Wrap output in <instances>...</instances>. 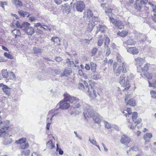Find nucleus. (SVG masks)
I'll use <instances>...</instances> for the list:
<instances>
[{"instance_id": "obj_1", "label": "nucleus", "mask_w": 156, "mask_h": 156, "mask_svg": "<svg viewBox=\"0 0 156 156\" xmlns=\"http://www.w3.org/2000/svg\"><path fill=\"white\" fill-rule=\"evenodd\" d=\"M126 76L123 74L119 78V83L122 86L125 87V88L123 89V90H128L130 87V85L129 83V80L132 79L133 77V75L132 74H130L129 76H128L126 79Z\"/></svg>"}, {"instance_id": "obj_2", "label": "nucleus", "mask_w": 156, "mask_h": 156, "mask_svg": "<svg viewBox=\"0 0 156 156\" xmlns=\"http://www.w3.org/2000/svg\"><path fill=\"white\" fill-rule=\"evenodd\" d=\"M122 66H119L117 69H116L117 64L116 63H114L113 65V70L116 76H119L121 73H123L126 72L127 65L125 62H123L122 63Z\"/></svg>"}, {"instance_id": "obj_3", "label": "nucleus", "mask_w": 156, "mask_h": 156, "mask_svg": "<svg viewBox=\"0 0 156 156\" xmlns=\"http://www.w3.org/2000/svg\"><path fill=\"white\" fill-rule=\"evenodd\" d=\"M64 99L67 102H69L71 103H73L74 102L78 100V98L71 96L69 94L66 93L64 94Z\"/></svg>"}, {"instance_id": "obj_4", "label": "nucleus", "mask_w": 156, "mask_h": 156, "mask_svg": "<svg viewBox=\"0 0 156 156\" xmlns=\"http://www.w3.org/2000/svg\"><path fill=\"white\" fill-rule=\"evenodd\" d=\"M59 108L62 110L67 109L70 106V104L66 101L63 99L59 102Z\"/></svg>"}, {"instance_id": "obj_5", "label": "nucleus", "mask_w": 156, "mask_h": 156, "mask_svg": "<svg viewBox=\"0 0 156 156\" xmlns=\"http://www.w3.org/2000/svg\"><path fill=\"white\" fill-rule=\"evenodd\" d=\"M150 64L146 63L144 65H141L137 67V71L139 72H147L149 69V67Z\"/></svg>"}, {"instance_id": "obj_6", "label": "nucleus", "mask_w": 156, "mask_h": 156, "mask_svg": "<svg viewBox=\"0 0 156 156\" xmlns=\"http://www.w3.org/2000/svg\"><path fill=\"white\" fill-rule=\"evenodd\" d=\"M148 0H136V9L140 10L143 5L146 4Z\"/></svg>"}, {"instance_id": "obj_7", "label": "nucleus", "mask_w": 156, "mask_h": 156, "mask_svg": "<svg viewBox=\"0 0 156 156\" xmlns=\"http://www.w3.org/2000/svg\"><path fill=\"white\" fill-rule=\"evenodd\" d=\"M83 114L85 118H93L95 115L94 110L90 108L88 109L87 110H85Z\"/></svg>"}, {"instance_id": "obj_8", "label": "nucleus", "mask_w": 156, "mask_h": 156, "mask_svg": "<svg viewBox=\"0 0 156 156\" xmlns=\"http://www.w3.org/2000/svg\"><path fill=\"white\" fill-rule=\"evenodd\" d=\"M30 25L27 26L26 27H24L23 28L25 31L26 33L29 35H32L34 33V28L30 26Z\"/></svg>"}, {"instance_id": "obj_9", "label": "nucleus", "mask_w": 156, "mask_h": 156, "mask_svg": "<svg viewBox=\"0 0 156 156\" xmlns=\"http://www.w3.org/2000/svg\"><path fill=\"white\" fill-rule=\"evenodd\" d=\"M85 5L83 2L81 1H78L77 2L76 8L78 11L81 12L84 9Z\"/></svg>"}, {"instance_id": "obj_10", "label": "nucleus", "mask_w": 156, "mask_h": 156, "mask_svg": "<svg viewBox=\"0 0 156 156\" xmlns=\"http://www.w3.org/2000/svg\"><path fill=\"white\" fill-rule=\"evenodd\" d=\"M120 141L122 144L126 145L130 142V139L126 136L124 135L122 136Z\"/></svg>"}, {"instance_id": "obj_11", "label": "nucleus", "mask_w": 156, "mask_h": 156, "mask_svg": "<svg viewBox=\"0 0 156 156\" xmlns=\"http://www.w3.org/2000/svg\"><path fill=\"white\" fill-rule=\"evenodd\" d=\"M131 117H132V119L133 121L134 122V123L136 124L140 123L141 121V119H136H136L137 117V113L136 112H133L132 114H131Z\"/></svg>"}, {"instance_id": "obj_12", "label": "nucleus", "mask_w": 156, "mask_h": 156, "mask_svg": "<svg viewBox=\"0 0 156 156\" xmlns=\"http://www.w3.org/2000/svg\"><path fill=\"white\" fill-rule=\"evenodd\" d=\"M136 43V42L133 39L129 38L124 42L123 43V45L124 46L126 47L128 45H134Z\"/></svg>"}, {"instance_id": "obj_13", "label": "nucleus", "mask_w": 156, "mask_h": 156, "mask_svg": "<svg viewBox=\"0 0 156 156\" xmlns=\"http://www.w3.org/2000/svg\"><path fill=\"white\" fill-rule=\"evenodd\" d=\"M152 137L151 133H145L143 136L144 139L145 140V143L147 144L150 142L151 138Z\"/></svg>"}, {"instance_id": "obj_14", "label": "nucleus", "mask_w": 156, "mask_h": 156, "mask_svg": "<svg viewBox=\"0 0 156 156\" xmlns=\"http://www.w3.org/2000/svg\"><path fill=\"white\" fill-rule=\"evenodd\" d=\"M144 62L145 60L144 59L139 57L136 58L134 61V63L136 65H137L138 66L142 65Z\"/></svg>"}, {"instance_id": "obj_15", "label": "nucleus", "mask_w": 156, "mask_h": 156, "mask_svg": "<svg viewBox=\"0 0 156 156\" xmlns=\"http://www.w3.org/2000/svg\"><path fill=\"white\" fill-rule=\"evenodd\" d=\"M127 51L129 53L133 55L137 54L139 52V50L136 47H130L127 48Z\"/></svg>"}, {"instance_id": "obj_16", "label": "nucleus", "mask_w": 156, "mask_h": 156, "mask_svg": "<svg viewBox=\"0 0 156 156\" xmlns=\"http://www.w3.org/2000/svg\"><path fill=\"white\" fill-rule=\"evenodd\" d=\"M30 25V24L27 22H24L21 24L18 21H17L16 23V27L20 29L24 28V27H26L27 25L28 26Z\"/></svg>"}, {"instance_id": "obj_17", "label": "nucleus", "mask_w": 156, "mask_h": 156, "mask_svg": "<svg viewBox=\"0 0 156 156\" xmlns=\"http://www.w3.org/2000/svg\"><path fill=\"white\" fill-rule=\"evenodd\" d=\"M9 126H5L4 127H3L0 129V136H4L6 134H7L8 132L6 131L7 130Z\"/></svg>"}, {"instance_id": "obj_18", "label": "nucleus", "mask_w": 156, "mask_h": 156, "mask_svg": "<svg viewBox=\"0 0 156 156\" xmlns=\"http://www.w3.org/2000/svg\"><path fill=\"white\" fill-rule=\"evenodd\" d=\"M89 21V22L88 24L87 27V30L89 32H90L93 30L94 26L95 25V23L93 20H90Z\"/></svg>"}, {"instance_id": "obj_19", "label": "nucleus", "mask_w": 156, "mask_h": 156, "mask_svg": "<svg viewBox=\"0 0 156 156\" xmlns=\"http://www.w3.org/2000/svg\"><path fill=\"white\" fill-rule=\"evenodd\" d=\"M123 114L125 113L124 115H125L126 117H131V115L132 113L131 108H127V110H123Z\"/></svg>"}, {"instance_id": "obj_20", "label": "nucleus", "mask_w": 156, "mask_h": 156, "mask_svg": "<svg viewBox=\"0 0 156 156\" xmlns=\"http://www.w3.org/2000/svg\"><path fill=\"white\" fill-rule=\"evenodd\" d=\"M4 92L6 94L9 96L10 95L11 89L9 87L7 86H4L2 88Z\"/></svg>"}, {"instance_id": "obj_21", "label": "nucleus", "mask_w": 156, "mask_h": 156, "mask_svg": "<svg viewBox=\"0 0 156 156\" xmlns=\"http://www.w3.org/2000/svg\"><path fill=\"white\" fill-rule=\"evenodd\" d=\"M12 33L15 36V38H17L18 37H20L21 36L20 32L19 30L14 29L12 31Z\"/></svg>"}, {"instance_id": "obj_22", "label": "nucleus", "mask_w": 156, "mask_h": 156, "mask_svg": "<svg viewBox=\"0 0 156 156\" xmlns=\"http://www.w3.org/2000/svg\"><path fill=\"white\" fill-rule=\"evenodd\" d=\"M72 73V71L70 69H66L64 70L63 73L61 74L62 76H68L70 75Z\"/></svg>"}, {"instance_id": "obj_23", "label": "nucleus", "mask_w": 156, "mask_h": 156, "mask_svg": "<svg viewBox=\"0 0 156 156\" xmlns=\"http://www.w3.org/2000/svg\"><path fill=\"white\" fill-rule=\"evenodd\" d=\"M93 118V120L95 123L98 124L100 123L101 121V119L98 114H95Z\"/></svg>"}, {"instance_id": "obj_24", "label": "nucleus", "mask_w": 156, "mask_h": 156, "mask_svg": "<svg viewBox=\"0 0 156 156\" xmlns=\"http://www.w3.org/2000/svg\"><path fill=\"white\" fill-rule=\"evenodd\" d=\"M12 2L13 4L16 5V8L21 7L23 5L22 2L19 0H12Z\"/></svg>"}, {"instance_id": "obj_25", "label": "nucleus", "mask_w": 156, "mask_h": 156, "mask_svg": "<svg viewBox=\"0 0 156 156\" xmlns=\"http://www.w3.org/2000/svg\"><path fill=\"white\" fill-rule=\"evenodd\" d=\"M11 136H9L6 139H5L3 140L4 144L5 145H8L11 144L12 142V139L10 137Z\"/></svg>"}, {"instance_id": "obj_26", "label": "nucleus", "mask_w": 156, "mask_h": 156, "mask_svg": "<svg viewBox=\"0 0 156 156\" xmlns=\"http://www.w3.org/2000/svg\"><path fill=\"white\" fill-rule=\"evenodd\" d=\"M87 19L89 20H93V15L92 12V11H91L90 10H88L87 11Z\"/></svg>"}, {"instance_id": "obj_27", "label": "nucleus", "mask_w": 156, "mask_h": 156, "mask_svg": "<svg viewBox=\"0 0 156 156\" xmlns=\"http://www.w3.org/2000/svg\"><path fill=\"white\" fill-rule=\"evenodd\" d=\"M67 4V3L65 4L64 5V9H63V12L67 14L69 13L70 11V6Z\"/></svg>"}, {"instance_id": "obj_28", "label": "nucleus", "mask_w": 156, "mask_h": 156, "mask_svg": "<svg viewBox=\"0 0 156 156\" xmlns=\"http://www.w3.org/2000/svg\"><path fill=\"white\" fill-rule=\"evenodd\" d=\"M33 50L34 53L39 55L41 54L42 52V51L41 48L36 47L33 48Z\"/></svg>"}, {"instance_id": "obj_29", "label": "nucleus", "mask_w": 156, "mask_h": 156, "mask_svg": "<svg viewBox=\"0 0 156 156\" xmlns=\"http://www.w3.org/2000/svg\"><path fill=\"white\" fill-rule=\"evenodd\" d=\"M18 12L20 16L23 17H29L30 16V14L26 12L20 10L18 11Z\"/></svg>"}, {"instance_id": "obj_30", "label": "nucleus", "mask_w": 156, "mask_h": 156, "mask_svg": "<svg viewBox=\"0 0 156 156\" xmlns=\"http://www.w3.org/2000/svg\"><path fill=\"white\" fill-rule=\"evenodd\" d=\"M73 103L72 106L75 108H79L81 106V105L80 103L79 102V99L78 98V100L74 102Z\"/></svg>"}, {"instance_id": "obj_31", "label": "nucleus", "mask_w": 156, "mask_h": 156, "mask_svg": "<svg viewBox=\"0 0 156 156\" xmlns=\"http://www.w3.org/2000/svg\"><path fill=\"white\" fill-rule=\"evenodd\" d=\"M83 83L84 84V85L86 87L85 88V91L86 92H89L90 90V89L92 90V89L91 86H88L87 83L85 81H84Z\"/></svg>"}, {"instance_id": "obj_32", "label": "nucleus", "mask_w": 156, "mask_h": 156, "mask_svg": "<svg viewBox=\"0 0 156 156\" xmlns=\"http://www.w3.org/2000/svg\"><path fill=\"white\" fill-rule=\"evenodd\" d=\"M2 73L4 78H7L9 76V73L7 69H2Z\"/></svg>"}, {"instance_id": "obj_33", "label": "nucleus", "mask_w": 156, "mask_h": 156, "mask_svg": "<svg viewBox=\"0 0 156 156\" xmlns=\"http://www.w3.org/2000/svg\"><path fill=\"white\" fill-rule=\"evenodd\" d=\"M127 104L131 106H134L136 103L135 101L133 99H130L127 102Z\"/></svg>"}, {"instance_id": "obj_34", "label": "nucleus", "mask_w": 156, "mask_h": 156, "mask_svg": "<svg viewBox=\"0 0 156 156\" xmlns=\"http://www.w3.org/2000/svg\"><path fill=\"white\" fill-rule=\"evenodd\" d=\"M117 34L122 37H124L127 35L128 33L126 30H122L121 32H119Z\"/></svg>"}, {"instance_id": "obj_35", "label": "nucleus", "mask_w": 156, "mask_h": 156, "mask_svg": "<svg viewBox=\"0 0 156 156\" xmlns=\"http://www.w3.org/2000/svg\"><path fill=\"white\" fill-rule=\"evenodd\" d=\"M8 80H14L15 79V76L13 72H10L9 74Z\"/></svg>"}, {"instance_id": "obj_36", "label": "nucleus", "mask_w": 156, "mask_h": 156, "mask_svg": "<svg viewBox=\"0 0 156 156\" xmlns=\"http://www.w3.org/2000/svg\"><path fill=\"white\" fill-rule=\"evenodd\" d=\"M115 25L119 29H122L123 27V25L122 22L121 21L118 20L116 23Z\"/></svg>"}, {"instance_id": "obj_37", "label": "nucleus", "mask_w": 156, "mask_h": 156, "mask_svg": "<svg viewBox=\"0 0 156 156\" xmlns=\"http://www.w3.org/2000/svg\"><path fill=\"white\" fill-rule=\"evenodd\" d=\"M90 66L91 67V69L92 71V72L94 73H95L96 67V64L93 62L90 63Z\"/></svg>"}, {"instance_id": "obj_38", "label": "nucleus", "mask_w": 156, "mask_h": 156, "mask_svg": "<svg viewBox=\"0 0 156 156\" xmlns=\"http://www.w3.org/2000/svg\"><path fill=\"white\" fill-rule=\"evenodd\" d=\"M51 41L54 42V43H56L57 44L60 43V40L59 38L56 37H52L51 39Z\"/></svg>"}, {"instance_id": "obj_39", "label": "nucleus", "mask_w": 156, "mask_h": 156, "mask_svg": "<svg viewBox=\"0 0 156 156\" xmlns=\"http://www.w3.org/2000/svg\"><path fill=\"white\" fill-rule=\"evenodd\" d=\"M66 63L68 64L69 67H73L74 65L75 66L74 64L73 61H70L69 58L66 59Z\"/></svg>"}, {"instance_id": "obj_40", "label": "nucleus", "mask_w": 156, "mask_h": 156, "mask_svg": "<svg viewBox=\"0 0 156 156\" xmlns=\"http://www.w3.org/2000/svg\"><path fill=\"white\" fill-rule=\"evenodd\" d=\"M105 48H108V45L110 42V40L109 38L107 37L106 36H105Z\"/></svg>"}, {"instance_id": "obj_41", "label": "nucleus", "mask_w": 156, "mask_h": 156, "mask_svg": "<svg viewBox=\"0 0 156 156\" xmlns=\"http://www.w3.org/2000/svg\"><path fill=\"white\" fill-rule=\"evenodd\" d=\"M26 141V140L25 138H23L20 139L18 140H16L15 143L17 144H20V145H21L22 143L25 142Z\"/></svg>"}, {"instance_id": "obj_42", "label": "nucleus", "mask_w": 156, "mask_h": 156, "mask_svg": "<svg viewBox=\"0 0 156 156\" xmlns=\"http://www.w3.org/2000/svg\"><path fill=\"white\" fill-rule=\"evenodd\" d=\"M47 146L48 147H50L52 149L54 147V145L53 144L51 140H50L47 143Z\"/></svg>"}, {"instance_id": "obj_43", "label": "nucleus", "mask_w": 156, "mask_h": 156, "mask_svg": "<svg viewBox=\"0 0 156 156\" xmlns=\"http://www.w3.org/2000/svg\"><path fill=\"white\" fill-rule=\"evenodd\" d=\"M112 10L111 9H108L105 10V13L109 17L112 16Z\"/></svg>"}, {"instance_id": "obj_44", "label": "nucleus", "mask_w": 156, "mask_h": 156, "mask_svg": "<svg viewBox=\"0 0 156 156\" xmlns=\"http://www.w3.org/2000/svg\"><path fill=\"white\" fill-rule=\"evenodd\" d=\"M29 147V145L26 142L24 143H23L21 144L20 145V147L22 149H25Z\"/></svg>"}, {"instance_id": "obj_45", "label": "nucleus", "mask_w": 156, "mask_h": 156, "mask_svg": "<svg viewBox=\"0 0 156 156\" xmlns=\"http://www.w3.org/2000/svg\"><path fill=\"white\" fill-rule=\"evenodd\" d=\"M103 43V38L101 36H100L99 37V40L98 42V45L99 46H101Z\"/></svg>"}, {"instance_id": "obj_46", "label": "nucleus", "mask_w": 156, "mask_h": 156, "mask_svg": "<svg viewBox=\"0 0 156 156\" xmlns=\"http://www.w3.org/2000/svg\"><path fill=\"white\" fill-rule=\"evenodd\" d=\"M52 74L55 75H58L61 73V71L59 69H55L52 70Z\"/></svg>"}, {"instance_id": "obj_47", "label": "nucleus", "mask_w": 156, "mask_h": 156, "mask_svg": "<svg viewBox=\"0 0 156 156\" xmlns=\"http://www.w3.org/2000/svg\"><path fill=\"white\" fill-rule=\"evenodd\" d=\"M5 126H9L7 125L6 122L5 121L2 122L0 120V128L4 127Z\"/></svg>"}, {"instance_id": "obj_48", "label": "nucleus", "mask_w": 156, "mask_h": 156, "mask_svg": "<svg viewBox=\"0 0 156 156\" xmlns=\"http://www.w3.org/2000/svg\"><path fill=\"white\" fill-rule=\"evenodd\" d=\"M90 92L89 93V94L90 97H96L97 96L96 91L95 90H93V92H91V91H89V92Z\"/></svg>"}, {"instance_id": "obj_49", "label": "nucleus", "mask_w": 156, "mask_h": 156, "mask_svg": "<svg viewBox=\"0 0 156 156\" xmlns=\"http://www.w3.org/2000/svg\"><path fill=\"white\" fill-rule=\"evenodd\" d=\"M4 55L9 59H12L13 58V57L11 55L8 53L5 52L4 53Z\"/></svg>"}, {"instance_id": "obj_50", "label": "nucleus", "mask_w": 156, "mask_h": 156, "mask_svg": "<svg viewBox=\"0 0 156 156\" xmlns=\"http://www.w3.org/2000/svg\"><path fill=\"white\" fill-rule=\"evenodd\" d=\"M100 75L98 73L94 74L92 76V78L94 80H97L100 78Z\"/></svg>"}, {"instance_id": "obj_51", "label": "nucleus", "mask_w": 156, "mask_h": 156, "mask_svg": "<svg viewBox=\"0 0 156 156\" xmlns=\"http://www.w3.org/2000/svg\"><path fill=\"white\" fill-rule=\"evenodd\" d=\"M30 153V151L29 150H27L26 151H24L22 152V155H29Z\"/></svg>"}, {"instance_id": "obj_52", "label": "nucleus", "mask_w": 156, "mask_h": 156, "mask_svg": "<svg viewBox=\"0 0 156 156\" xmlns=\"http://www.w3.org/2000/svg\"><path fill=\"white\" fill-rule=\"evenodd\" d=\"M78 88L80 90H83L84 89L85 90V87L84 84L82 83H80L78 84Z\"/></svg>"}, {"instance_id": "obj_53", "label": "nucleus", "mask_w": 156, "mask_h": 156, "mask_svg": "<svg viewBox=\"0 0 156 156\" xmlns=\"http://www.w3.org/2000/svg\"><path fill=\"white\" fill-rule=\"evenodd\" d=\"M149 83V87H156V81L154 82V83H152L149 80L148 81Z\"/></svg>"}, {"instance_id": "obj_54", "label": "nucleus", "mask_w": 156, "mask_h": 156, "mask_svg": "<svg viewBox=\"0 0 156 156\" xmlns=\"http://www.w3.org/2000/svg\"><path fill=\"white\" fill-rule=\"evenodd\" d=\"M104 123L106 128H107L108 129H110L111 128V125L107 122L104 121Z\"/></svg>"}, {"instance_id": "obj_55", "label": "nucleus", "mask_w": 156, "mask_h": 156, "mask_svg": "<svg viewBox=\"0 0 156 156\" xmlns=\"http://www.w3.org/2000/svg\"><path fill=\"white\" fill-rule=\"evenodd\" d=\"M97 51L98 49L97 48H94L91 51V53L92 54V55L93 56L95 54L97 53Z\"/></svg>"}, {"instance_id": "obj_56", "label": "nucleus", "mask_w": 156, "mask_h": 156, "mask_svg": "<svg viewBox=\"0 0 156 156\" xmlns=\"http://www.w3.org/2000/svg\"><path fill=\"white\" fill-rule=\"evenodd\" d=\"M131 97V95L130 94H125V101L126 102L129 99H130V98Z\"/></svg>"}, {"instance_id": "obj_57", "label": "nucleus", "mask_w": 156, "mask_h": 156, "mask_svg": "<svg viewBox=\"0 0 156 156\" xmlns=\"http://www.w3.org/2000/svg\"><path fill=\"white\" fill-rule=\"evenodd\" d=\"M111 16H110V19L111 22L113 24L115 25V23L117 21H116V20L114 19L113 18H112L111 17Z\"/></svg>"}, {"instance_id": "obj_58", "label": "nucleus", "mask_w": 156, "mask_h": 156, "mask_svg": "<svg viewBox=\"0 0 156 156\" xmlns=\"http://www.w3.org/2000/svg\"><path fill=\"white\" fill-rule=\"evenodd\" d=\"M89 140L94 145H96V144H97V142L95 140H94V139L91 140L90 138H89Z\"/></svg>"}, {"instance_id": "obj_59", "label": "nucleus", "mask_w": 156, "mask_h": 156, "mask_svg": "<svg viewBox=\"0 0 156 156\" xmlns=\"http://www.w3.org/2000/svg\"><path fill=\"white\" fill-rule=\"evenodd\" d=\"M99 27L100 28L99 29L102 32L103 31L105 28V27L102 25H99Z\"/></svg>"}, {"instance_id": "obj_60", "label": "nucleus", "mask_w": 156, "mask_h": 156, "mask_svg": "<svg viewBox=\"0 0 156 156\" xmlns=\"http://www.w3.org/2000/svg\"><path fill=\"white\" fill-rule=\"evenodd\" d=\"M7 3L5 2H0V6L4 9V5H6Z\"/></svg>"}, {"instance_id": "obj_61", "label": "nucleus", "mask_w": 156, "mask_h": 156, "mask_svg": "<svg viewBox=\"0 0 156 156\" xmlns=\"http://www.w3.org/2000/svg\"><path fill=\"white\" fill-rule=\"evenodd\" d=\"M55 61L57 62H60L62 61V59L60 57H56L55 59Z\"/></svg>"}, {"instance_id": "obj_62", "label": "nucleus", "mask_w": 156, "mask_h": 156, "mask_svg": "<svg viewBox=\"0 0 156 156\" xmlns=\"http://www.w3.org/2000/svg\"><path fill=\"white\" fill-rule=\"evenodd\" d=\"M117 60L119 61V62H123L122 61V58L120 56H118L117 57Z\"/></svg>"}, {"instance_id": "obj_63", "label": "nucleus", "mask_w": 156, "mask_h": 156, "mask_svg": "<svg viewBox=\"0 0 156 156\" xmlns=\"http://www.w3.org/2000/svg\"><path fill=\"white\" fill-rule=\"evenodd\" d=\"M136 126V125H133V124L130 125H129V124L128 125V127L132 130H133L135 128Z\"/></svg>"}, {"instance_id": "obj_64", "label": "nucleus", "mask_w": 156, "mask_h": 156, "mask_svg": "<svg viewBox=\"0 0 156 156\" xmlns=\"http://www.w3.org/2000/svg\"><path fill=\"white\" fill-rule=\"evenodd\" d=\"M145 76L149 80L151 79L152 78V75L149 73L145 74Z\"/></svg>"}]
</instances>
